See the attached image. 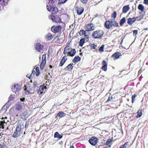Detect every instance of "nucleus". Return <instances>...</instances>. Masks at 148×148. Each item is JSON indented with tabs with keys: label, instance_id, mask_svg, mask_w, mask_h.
<instances>
[{
	"label": "nucleus",
	"instance_id": "nucleus-8",
	"mask_svg": "<svg viewBox=\"0 0 148 148\" xmlns=\"http://www.w3.org/2000/svg\"><path fill=\"white\" fill-rule=\"evenodd\" d=\"M21 90L20 86L18 84H15L14 85L13 87L12 88V90L16 94H18L19 91Z\"/></svg>",
	"mask_w": 148,
	"mask_h": 148
},
{
	"label": "nucleus",
	"instance_id": "nucleus-20",
	"mask_svg": "<svg viewBox=\"0 0 148 148\" xmlns=\"http://www.w3.org/2000/svg\"><path fill=\"white\" fill-rule=\"evenodd\" d=\"M63 134H60L58 132H56L54 134V137L59 139H61L62 137Z\"/></svg>",
	"mask_w": 148,
	"mask_h": 148
},
{
	"label": "nucleus",
	"instance_id": "nucleus-12",
	"mask_svg": "<svg viewBox=\"0 0 148 148\" xmlns=\"http://www.w3.org/2000/svg\"><path fill=\"white\" fill-rule=\"evenodd\" d=\"M102 66L101 68L102 70L105 71H107V63L105 60H104L103 61L102 63Z\"/></svg>",
	"mask_w": 148,
	"mask_h": 148
},
{
	"label": "nucleus",
	"instance_id": "nucleus-50",
	"mask_svg": "<svg viewBox=\"0 0 148 148\" xmlns=\"http://www.w3.org/2000/svg\"><path fill=\"white\" fill-rule=\"evenodd\" d=\"M88 0H81V1L84 4H86Z\"/></svg>",
	"mask_w": 148,
	"mask_h": 148
},
{
	"label": "nucleus",
	"instance_id": "nucleus-15",
	"mask_svg": "<svg viewBox=\"0 0 148 148\" xmlns=\"http://www.w3.org/2000/svg\"><path fill=\"white\" fill-rule=\"evenodd\" d=\"M66 57L67 56L65 55L62 58L60 62L59 66H62L63 65L67 59Z\"/></svg>",
	"mask_w": 148,
	"mask_h": 148
},
{
	"label": "nucleus",
	"instance_id": "nucleus-60",
	"mask_svg": "<svg viewBox=\"0 0 148 148\" xmlns=\"http://www.w3.org/2000/svg\"><path fill=\"white\" fill-rule=\"evenodd\" d=\"M144 30H148V28H146L145 29H144Z\"/></svg>",
	"mask_w": 148,
	"mask_h": 148
},
{
	"label": "nucleus",
	"instance_id": "nucleus-7",
	"mask_svg": "<svg viewBox=\"0 0 148 148\" xmlns=\"http://www.w3.org/2000/svg\"><path fill=\"white\" fill-rule=\"evenodd\" d=\"M61 26H53L51 28V30L54 33H58L61 31Z\"/></svg>",
	"mask_w": 148,
	"mask_h": 148
},
{
	"label": "nucleus",
	"instance_id": "nucleus-18",
	"mask_svg": "<svg viewBox=\"0 0 148 148\" xmlns=\"http://www.w3.org/2000/svg\"><path fill=\"white\" fill-rule=\"evenodd\" d=\"M110 20L112 26L115 27H118V23L116 21L115 19H110Z\"/></svg>",
	"mask_w": 148,
	"mask_h": 148
},
{
	"label": "nucleus",
	"instance_id": "nucleus-27",
	"mask_svg": "<svg viewBox=\"0 0 148 148\" xmlns=\"http://www.w3.org/2000/svg\"><path fill=\"white\" fill-rule=\"evenodd\" d=\"M81 60V58L79 56L75 57L72 60V62L74 63L77 62Z\"/></svg>",
	"mask_w": 148,
	"mask_h": 148
},
{
	"label": "nucleus",
	"instance_id": "nucleus-44",
	"mask_svg": "<svg viewBox=\"0 0 148 148\" xmlns=\"http://www.w3.org/2000/svg\"><path fill=\"white\" fill-rule=\"evenodd\" d=\"M29 121H26V123H25V127L26 129L28 128V126L29 125Z\"/></svg>",
	"mask_w": 148,
	"mask_h": 148
},
{
	"label": "nucleus",
	"instance_id": "nucleus-24",
	"mask_svg": "<svg viewBox=\"0 0 148 148\" xmlns=\"http://www.w3.org/2000/svg\"><path fill=\"white\" fill-rule=\"evenodd\" d=\"M76 53V51L75 49H72L71 51L68 53V54H69V56L71 57H73L75 55Z\"/></svg>",
	"mask_w": 148,
	"mask_h": 148
},
{
	"label": "nucleus",
	"instance_id": "nucleus-10",
	"mask_svg": "<svg viewBox=\"0 0 148 148\" xmlns=\"http://www.w3.org/2000/svg\"><path fill=\"white\" fill-rule=\"evenodd\" d=\"M8 0H0V11L3 9V8L7 5Z\"/></svg>",
	"mask_w": 148,
	"mask_h": 148
},
{
	"label": "nucleus",
	"instance_id": "nucleus-3",
	"mask_svg": "<svg viewBox=\"0 0 148 148\" xmlns=\"http://www.w3.org/2000/svg\"><path fill=\"white\" fill-rule=\"evenodd\" d=\"M24 127L23 123L22 122L19 121L17 123L16 130L22 133Z\"/></svg>",
	"mask_w": 148,
	"mask_h": 148
},
{
	"label": "nucleus",
	"instance_id": "nucleus-4",
	"mask_svg": "<svg viewBox=\"0 0 148 148\" xmlns=\"http://www.w3.org/2000/svg\"><path fill=\"white\" fill-rule=\"evenodd\" d=\"M98 139L95 136L92 137L88 140V142L92 145L95 146L98 141Z\"/></svg>",
	"mask_w": 148,
	"mask_h": 148
},
{
	"label": "nucleus",
	"instance_id": "nucleus-48",
	"mask_svg": "<svg viewBox=\"0 0 148 148\" xmlns=\"http://www.w3.org/2000/svg\"><path fill=\"white\" fill-rule=\"evenodd\" d=\"M25 90L26 92L28 94H33L34 92H31L30 91H29L28 90H27L26 89H25Z\"/></svg>",
	"mask_w": 148,
	"mask_h": 148
},
{
	"label": "nucleus",
	"instance_id": "nucleus-22",
	"mask_svg": "<svg viewBox=\"0 0 148 148\" xmlns=\"http://www.w3.org/2000/svg\"><path fill=\"white\" fill-rule=\"evenodd\" d=\"M66 115V114L63 112L60 111L58 113L57 116H58L60 118H61L65 116Z\"/></svg>",
	"mask_w": 148,
	"mask_h": 148
},
{
	"label": "nucleus",
	"instance_id": "nucleus-30",
	"mask_svg": "<svg viewBox=\"0 0 148 148\" xmlns=\"http://www.w3.org/2000/svg\"><path fill=\"white\" fill-rule=\"evenodd\" d=\"M73 64H69L65 68H64V69L67 70H72L73 69V66H72Z\"/></svg>",
	"mask_w": 148,
	"mask_h": 148
},
{
	"label": "nucleus",
	"instance_id": "nucleus-55",
	"mask_svg": "<svg viewBox=\"0 0 148 148\" xmlns=\"http://www.w3.org/2000/svg\"><path fill=\"white\" fill-rule=\"evenodd\" d=\"M3 122L2 123V124L4 125V123H7V121H5V120H4L3 121H2Z\"/></svg>",
	"mask_w": 148,
	"mask_h": 148
},
{
	"label": "nucleus",
	"instance_id": "nucleus-19",
	"mask_svg": "<svg viewBox=\"0 0 148 148\" xmlns=\"http://www.w3.org/2000/svg\"><path fill=\"white\" fill-rule=\"evenodd\" d=\"M22 133L20 132L16 131V130H15V131L12 135V136L14 138L18 137Z\"/></svg>",
	"mask_w": 148,
	"mask_h": 148
},
{
	"label": "nucleus",
	"instance_id": "nucleus-1",
	"mask_svg": "<svg viewBox=\"0 0 148 148\" xmlns=\"http://www.w3.org/2000/svg\"><path fill=\"white\" fill-rule=\"evenodd\" d=\"M47 10L51 12L52 14H55L58 12V9L53 4H56L58 0H47Z\"/></svg>",
	"mask_w": 148,
	"mask_h": 148
},
{
	"label": "nucleus",
	"instance_id": "nucleus-62",
	"mask_svg": "<svg viewBox=\"0 0 148 148\" xmlns=\"http://www.w3.org/2000/svg\"><path fill=\"white\" fill-rule=\"evenodd\" d=\"M62 143V142L61 141L59 143H60V144H61Z\"/></svg>",
	"mask_w": 148,
	"mask_h": 148
},
{
	"label": "nucleus",
	"instance_id": "nucleus-41",
	"mask_svg": "<svg viewBox=\"0 0 148 148\" xmlns=\"http://www.w3.org/2000/svg\"><path fill=\"white\" fill-rule=\"evenodd\" d=\"M68 0H59L58 3L60 4L62 3H65Z\"/></svg>",
	"mask_w": 148,
	"mask_h": 148
},
{
	"label": "nucleus",
	"instance_id": "nucleus-43",
	"mask_svg": "<svg viewBox=\"0 0 148 148\" xmlns=\"http://www.w3.org/2000/svg\"><path fill=\"white\" fill-rule=\"evenodd\" d=\"M112 141V139L109 138L108 140L106 142V145H108Z\"/></svg>",
	"mask_w": 148,
	"mask_h": 148
},
{
	"label": "nucleus",
	"instance_id": "nucleus-34",
	"mask_svg": "<svg viewBox=\"0 0 148 148\" xmlns=\"http://www.w3.org/2000/svg\"><path fill=\"white\" fill-rule=\"evenodd\" d=\"M36 72L35 74L36 76H38L40 74L39 68L38 67H37L36 68Z\"/></svg>",
	"mask_w": 148,
	"mask_h": 148
},
{
	"label": "nucleus",
	"instance_id": "nucleus-14",
	"mask_svg": "<svg viewBox=\"0 0 148 148\" xmlns=\"http://www.w3.org/2000/svg\"><path fill=\"white\" fill-rule=\"evenodd\" d=\"M45 86L41 85L40 86L39 89L37 90V93L38 94L40 95L43 93V90L45 88Z\"/></svg>",
	"mask_w": 148,
	"mask_h": 148
},
{
	"label": "nucleus",
	"instance_id": "nucleus-23",
	"mask_svg": "<svg viewBox=\"0 0 148 148\" xmlns=\"http://www.w3.org/2000/svg\"><path fill=\"white\" fill-rule=\"evenodd\" d=\"M130 9V8L129 5H126L124 6L123 8V13H126Z\"/></svg>",
	"mask_w": 148,
	"mask_h": 148
},
{
	"label": "nucleus",
	"instance_id": "nucleus-61",
	"mask_svg": "<svg viewBox=\"0 0 148 148\" xmlns=\"http://www.w3.org/2000/svg\"><path fill=\"white\" fill-rule=\"evenodd\" d=\"M139 17V18H137V19H140V20H141V18H140V17Z\"/></svg>",
	"mask_w": 148,
	"mask_h": 148
},
{
	"label": "nucleus",
	"instance_id": "nucleus-33",
	"mask_svg": "<svg viewBox=\"0 0 148 148\" xmlns=\"http://www.w3.org/2000/svg\"><path fill=\"white\" fill-rule=\"evenodd\" d=\"M126 19L125 18L123 17L122 18L120 21V25L121 26H122L123 24L125 22Z\"/></svg>",
	"mask_w": 148,
	"mask_h": 148
},
{
	"label": "nucleus",
	"instance_id": "nucleus-2",
	"mask_svg": "<svg viewBox=\"0 0 148 148\" xmlns=\"http://www.w3.org/2000/svg\"><path fill=\"white\" fill-rule=\"evenodd\" d=\"M104 34L103 31L101 30H97L93 32L92 34V36L94 39H101Z\"/></svg>",
	"mask_w": 148,
	"mask_h": 148
},
{
	"label": "nucleus",
	"instance_id": "nucleus-45",
	"mask_svg": "<svg viewBox=\"0 0 148 148\" xmlns=\"http://www.w3.org/2000/svg\"><path fill=\"white\" fill-rule=\"evenodd\" d=\"M15 95H11L9 98V100H13L14 98L15 97Z\"/></svg>",
	"mask_w": 148,
	"mask_h": 148
},
{
	"label": "nucleus",
	"instance_id": "nucleus-47",
	"mask_svg": "<svg viewBox=\"0 0 148 148\" xmlns=\"http://www.w3.org/2000/svg\"><path fill=\"white\" fill-rule=\"evenodd\" d=\"M38 82L36 81H34L33 83V86L34 88L37 86Z\"/></svg>",
	"mask_w": 148,
	"mask_h": 148
},
{
	"label": "nucleus",
	"instance_id": "nucleus-40",
	"mask_svg": "<svg viewBox=\"0 0 148 148\" xmlns=\"http://www.w3.org/2000/svg\"><path fill=\"white\" fill-rule=\"evenodd\" d=\"M104 47V45H102L99 49V51L100 52H103V51Z\"/></svg>",
	"mask_w": 148,
	"mask_h": 148
},
{
	"label": "nucleus",
	"instance_id": "nucleus-6",
	"mask_svg": "<svg viewBox=\"0 0 148 148\" xmlns=\"http://www.w3.org/2000/svg\"><path fill=\"white\" fill-rule=\"evenodd\" d=\"M139 18V17H133V18H130L128 19L127 23L130 25H132V24L136 20V21H140V19H137V18Z\"/></svg>",
	"mask_w": 148,
	"mask_h": 148
},
{
	"label": "nucleus",
	"instance_id": "nucleus-37",
	"mask_svg": "<svg viewBox=\"0 0 148 148\" xmlns=\"http://www.w3.org/2000/svg\"><path fill=\"white\" fill-rule=\"evenodd\" d=\"M113 101V97L112 96H109L106 102H112Z\"/></svg>",
	"mask_w": 148,
	"mask_h": 148
},
{
	"label": "nucleus",
	"instance_id": "nucleus-56",
	"mask_svg": "<svg viewBox=\"0 0 148 148\" xmlns=\"http://www.w3.org/2000/svg\"><path fill=\"white\" fill-rule=\"evenodd\" d=\"M1 134H2V133H1L0 134V138H1L2 137V135Z\"/></svg>",
	"mask_w": 148,
	"mask_h": 148
},
{
	"label": "nucleus",
	"instance_id": "nucleus-52",
	"mask_svg": "<svg viewBox=\"0 0 148 148\" xmlns=\"http://www.w3.org/2000/svg\"><path fill=\"white\" fill-rule=\"evenodd\" d=\"M25 97L20 98V100L22 102H23L25 101Z\"/></svg>",
	"mask_w": 148,
	"mask_h": 148
},
{
	"label": "nucleus",
	"instance_id": "nucleus-46",
	"mask_svg": "<svg viewBox=\"0 0 148 148\" xmlns=\"http://www.w3.org/2000/svg\"><path fill=\"white\" fill-rule=\"evenodd\" d=\"M54 40H56V41L57 42H59L60 40V39L58 37L56 36L55 37Z\"/></svg>",
	"mask_w": 148,
	"mask_h": 148
},
{
	"label": "nucleus",
	"instance_id": "nucleus-54",
	"mask_svg": "<svg viewBox=\"0 0 148 148\" xmlns=\"http://www.w3.org/2000/svg\"><path fill=\"white\" fill-rule=\"evenodd\" d=\"M138 33V30H134L133 31V34H135V35H136Z\"/></svg>",
	"mask_w": 148,
	"mask_h": 148
},
{
	"label": "nucleus",
	"instance_id": "nucleus-17",
	"mask_svg": "<svg viewBox=\"0 0 148 148\" xmlns=\"http://www.w3.org/2000/svg\"><path fill=\"white\" fill-rule=\"evenodd\" d=\"M122 56L121 53L120 52H116L112 56V57L114 58V59H117Z\"/></svg>",
	"mask_w": 148,
	"mask_h": 148
},
{
	"label": "nucleus",
	"instance_id": "nucleus-39",
	"mask_svg": "<svg viewBox=\"0 0 148 148\" xmlns=\"http://www.w3.org/2000/svg\"><path fill=\"white\" fill-rule=\"evenodd\" d=\"M87 31L86 30L84 31V30H81L79 33V34L80 36L82 35H84L85 34H86V32Z\"/></svg>",
	"mask_w": 148,
	"mask_h": 148
},
{
	"label": "nucleus",
	"instance_id": "nucleus-36",
	"mask_svg": "<svg viewBox=\"0 0 148 148\" xmlns=\"http://www.w3.org/2000/svg\"><path fill=\"white\" fill-rule=\"evenodd\" d=\"M144 6L141 4H139L138 6V9L139 10L143 11L144 9Z\"/></svg>",
	"mask_w": 148,
	"mask_h": 148
},
{
	"label": "nucleus",
	"instance_id": "nucleus-38",
	"mask_svg": "<svg viewBox=\"0 0 148 148\" xmlns=\"http://www.w3.org/2000/svg\"><path fill=\"white\" fill-rule=\"evenodd\" d=\"M117 15V13L116 11H114V12L113 14H112L111 17L114 18V19H115Z\"/></svg>",
	"mask_w": 148,
	"mask_h": 148
},
{
	"label": "nucleus",
	"instance_id": "nucleus-21",
	"mask_svg": "<svg viewBox=\"0 0 148 148\" xmlns=\"http://www.w3.org/2000/svg\"><path fill=\"white\" fill-rule=\"evenodd\" d=\"M22 109V106L19 102L16 105V107L15 109V111L17 112L19 111Z\"/></svg>",
	"mask_w": 148,
	"mask_h": 148
},
{
	"label": "nucleus",
	"instance_id": "nucleus-35",
	"mask_svg": "<svg viewBox=\"0 0 148 148\" xmlns=\"http://www.w3.org/2000/svg\"><path fill=\"white\" fill-rule=\"evenodd\" d=\"M128 145L129 142H126L124 144L121 145L119 148H126Z\"/></svg>",
	"mask_w": 148,
	"mask_h": 148
},
{
	"label": "nucleus",
	"instance_id": "nucleus-53",
	"mask_svg": "<svg viewBox=\"0 0 148 148\" xmlns=\"http://www.w3.org/2000/svg\"><path fill=\"white\" fill-rule=\"evenodd\" d=\"M144 3L146 5H148V0H144Z\"/></svg>",
	"mask_w": 148,
	"mask_h": 148
},
{
	"label": "nucleus",
	"instance_id": "nucleus-28",
	"mask_svg": "<svg viewBox=\"0 0 148 148\" xmlns=\"http://www.w3.org/2000/svg\"><path fill=\"white\" fill-rule=\"evenodd\" d=\"M69 49H70V48H67V46H66L64 48V54L65 55H66V54L68 53V54H67V56H69V54H68V53L69 52H70L69 51Z\"/></svg>",
	"mask_w": 148,
	"mask_h": 148
},
{
	"label": "nucleus",
	"instance_id": "nucleus-29",
	"mask_svg": "<svg viewBox=\"0 0 148 148\" xmlns=\"http://www.w3.org/2000/svg\"><path fill=\"white\" fill-rule=\"evenodd\" d=\"M142 115V110H139L137 112V115L136 116L137 118H138L140 117Z\"/></svg>",
	"mask_w": 148,
	"mask_h": 148
},
{
	"label": "nucleus",
	"instance_id": "nucleus-58",
	"mask_svg": "<svg viewBox=\"0 0 148 148\" xmlns=\"http://www.w3.org/2000/svg\"><path fill=\"white\" fill-rule=\"evenodd\" d=\"M49 67H50V68H52V67H53V66H52L51 65H50L49 66Z\"/></svg>",
	"mask_w": 148,
	"mask_h": 148
},
{
	"label": "nucleus",
	"instance_id": "nucleus-11",
	"mask_svg": "<svg viewBox=\"0 0 148 148\" xmlns=\"http://www.w3.org/2000/svg\"><path fill=\"white\" fill-rule=\"evenodd\" d=\"M43 45L39 43H37V44L36 45V49L39 52H40L41 51L43 50Z\"/></svg>",
	"mask_w": 148,
	"mask_h": 148
},
{
	"label": "nucleus",
	"instance_id": "nucleus-63",
	"mask_svg": "<svg viewBox=\"0 0 148 148\" xmlns=\"http://www.w3.org/2000/svg\"><path fill=\"white\" fill-rule=\"evenodd\" d=\"M79 54H80V55H82V53H79Z\"/></svg>",
	"mask_w": 148,
	"mask_h": 148
},
{
	"label": "nucleus",
	"instance_id": "nucleus-32",
	"mask_svg": "<svg viewBox=\"0 0 148 148\" xmlns=\"http://www.w3.org/2000/svg\"><path fill=\"white\" fill-rule=\"evenodd\" d=\"M85 38H82L80 40L79 42V46L80 47H82L83 44L85 43Z\"/></svg>",
	"mask_w": 148,
	"mask_h": 148
},
{
	"label": "nucleus",
	"instance_id": "nucleus-51",
	"mask_svg": "<svg viewBox=\"0 0 148 148\" xmlns=\"http://www.w3.org/2000/svg\"><path fill=\"white\" fill-rule=\"evenodd\" d=\"M85 36V38L86 40L87 41L88 40V35H86V34H85V35H84Z\"/></svg>",
	"mask_w": 148,
	"mask_h": 148
},
{
	"label": "nucleus",
	"instance_id": "nucleus-31",
	"mask_svg": "<svg viewBox=\"0 0 148 148\" xmlns=\"http://www.w3.org/2000/svg\"><path fill=\"white\" fill-rule=\"evenodd\" d=\"M35 74V71L33 70L32 71V73L30 76L28 77V75H27V77L29 78L30 79H31L34 76Z\"/></svg>",
	"mask_w": 148,
	"mask_h": 148
},
{
	"label": "nucleus",
	"instance_id": "nucleus-13",
	"mask_svg": "<svg viewBox=\"0 0 148 148\" xmlns=\"http://www.w3.org/2000/svg\"><path fill=\"white\" fill-rule=\"evenodd\" d=\"M87 32L92 31L95 29L94 27L93 26V25L92 24H90L87 25L86 26Z\"/></svg>",
	"mask_w": 148,
	"mask_h": 148
},
{
	"label": "nucleus",
	"instance_id": "nucleus-25",
	"mask_svg": "<svg viewBox=\"0 0 148 148\" xmlns=\"http://www.w3.org/2000/svg\"><path fill=\"white\" fill-rule=\"evenodd\" d=\"M84 10V8L82 7L78 8L77 9V13L79 15H81L83 12Z\"/></svg>",
	"mask_w": 148,
	"mask_h": 148
},
{
	"label": "nucleus",
	"instance_id": "nucleus-16",
	"mask_svg": "<svg viewBox=\"0 0 148 148\" xmlns=\"http://www.w3.org/2000/svg\"><path fill=\"white\" fill-rule=\"evenodd\" d=\"M105 27L108 29H109L112 26L110 20L108 21H106L105 23Z\"/></svg>",
	"mask_w": 148,
	"mask_h": 148
},
{
	"label": "nucleus",
	"instance_id": "nucleus-49",
	"mask_svg": "<svg viewBox=\"0 0 148 148\" xmlns=\"http://www.w3.org/2000/svg\"><path fill=\"white\" fill-rule=\"evenodd\" d=\"M97 45H95L94 44H93L91 46V49H95Z\"/></svg>",
	"mask_w": 148,
	"mask_h": 148
},
{
	"label": "nucleus",
	"instance_id": "nucleus-64",
	"mask_svg": "<svg viewBox=\"0 0 148 148\" xmlns=\"http://www.w3.org/2000/svg\"><path fill=\"white\" fill-rule=\"evenodd\" d=\"M95 16L96 17L97 16H98L97 14H96L95 15Z\"/></svg>",
	"mask_w": 148,
	"mask_h": 148
},
{
	"label": "nucleus",
	"instance_id": "nucleus-9",
	"mask_svg": "<svg viewBox=\"0 0 148 148\" xmlns=\"http://www.w3.org/2000/svg\"><path fill=\"white\" fill-rule=\"evenodd\" d=\"M53 22L60 23L61 21L60 19L57 15H51L50 16Z\"/></svg>",
	"mask_w": 148,
	"mask_h": 148
},
{
	"label": "nucleus",
	"instance_id": "nucleus-57",
	"mask_svg": "<svg viewBox=\"0 0 148 148\" xmlns=\"http://www.w3.org/2000/svg\"><path fill=\"white\" fill-rule=\"evenodd\" d=\"M70 148H74V147L73 145H72L70 147Z\"/></svg>",
	"mask_w": 148,
	"mask_h": 148
},
{
	"label": "nucleus",
	"instance_id": "nucleus-26",
	"mask_svg": "<svg viewBox=\"0 0 148 148\" xmlns=\"http://www.w3.org/2000/svg\"><path fill=\"white\" fill-rule=\"evenodd\" d=\"M46 38L48 40H50L53 38V36L51 33H49L46 35Z\"/></svg>",
	"mask_w": 148,
	"mask_h": 148
},
{
	"label": "nucleus",
	"instance_id": "nucleus-5",
	"mask_svg": "<svg viewBox=\"0 0 148 148\" xmlns=\"http://www.w3.org/2000/svg\"><path fill=\"white\" fill-rule=\"evenodd\" d=\"M46 64V54H44L42 56V60L40 65L41 69H43L45 67Z\"/></svg>",
	"mask_w": 148,
	"mask_h": 148
},
{
	"label": "nucleus",
	"instance_id": "nucleus-42",
	"mask_svg": "<svg viewBox=\"0 0 148 148\" xmlns=\"http://www.w3.org/2000/svg\"><path fill=\"white\" fill-rule=\"evenodd\" d=\"M137 95L136 94L134 95L132 97V103H133Z\"/></svg>",
	"mask_w": 148,
	"mask_h": 148
},
{
	"label": "nucleus",
	"instance_id": "nucleus-59",
	"mask_svg": "<svg viewBox=\"0 0 148 148\" xmlns=\"http://www.w3.org/2000/svg\"><path fill=\"white\" fill-rule=\"evenodd\" d=\"M0 148H4V146H0Z\"/></svg>",
	"mask_w": 148,
	"mask_h": 148
}]
</instances>
